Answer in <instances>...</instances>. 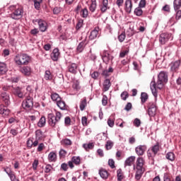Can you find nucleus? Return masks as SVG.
Wrapping results in <instances>:
<instances>
[{
	"instance_id": "nucleus-1",
	"label": "nucleus",
	"mask_w": 181,
	"mask_h": 181,
	"mask_svg": "<svg viewBox=\"0 0 181 181\" xmlns=\"http://www.w3.org/2000/svg\"><path fill=\"white\" fill-rule=\"evenodd\" d=\"M168 83V73L165 71H160L158 76V81H152L150 83V88L153 95L156 98L158 97V90H162L165 84Z\"/></svg>"
},
{
	"instance_id": "nucleus-2",
	"label": "nucleus",
	"mask_w": 181,
	"mask_h": 181,
	"mask_svg": "<svg viewBox=\"0 0 181 181\" xmlns=\"http://www.w3.org/2000/svg\"><path fill=\"white\" fill-rule=\"evenodd\" d=\"M144 165H145V158L143 157H139L136 160V165H134V169L136 170L135 179L136 180H140L141 177L144 175V172H145V168H144Z\"/></svg>"
},
{
	"instance_id": "nucleus-3",
	"label": "nucleus",
	"mask_w": 181,
	"mask_h": 181,
	"mask_svg": "<svg viewBox=\"0 0 181 181\" xmlns=\"http://www.w3.org/2000/svg\"><path fill=\"white\" fill-rule=\"evenodd\" d=\"M9 9L12 12L9 14L11 19L19 21V19L23 18V8L22 7H18L16 5H11L9 6Z\"/></svg>"
},
{
	"instance_id": "nucleus-4",
	"label": "nucleus",
	"mask_w": 181,
	"mask_h": 181,
	"mask_svg": "<svg viewBox=\"0 0 181 181\" xmlns=\"http://www.w3.org/2000/svg\"><path fill=\"white\" fill-rule=\"evenodd\" d=\"M14 62L18 66H28L30 62V56L26 54H17L14 58Z\"/></svg>"
},
{
	"instance_id": "nucleus-5",
	"label": "nucleus",
	"mask_w": 181,
	"mask_h": 181,
	"mask_svg": "<svg viewBox=\"0 0 181 181\" xmlns=\"http://www.w3.org/2000/svg\"><path fill=\"white\" fill-rule=\"evenodd\" d=\"M48 124L50 127H56L57 122L62 119V113L60 112H56L55 116L52 113L48 114Z\"/></svg>"
},
{
	"instance_id": "nucleus-6",
	"label": "nucleus",
	"mask_w": 181,
	"mask_h": 181,
	"mask_svg": "<svg viewBox=\"0 0 181 181\" xmlns=\"http://www.w3.org/2000/svg\"><path fill=\"white\" fill-rule=\"evenodd\" d=\"M160 148H159V144L156 143L154 146H151L148 151H147V156L148 159L153 160V158L156 156L158 154V152H159Z\"/></svg>"
},
{
	"instance_id": "nucleus-7",
	"label": "nucleus",
	"mask_w": 181,
	"mask_h": 181,
	"mask_svg": "<svg viewBox=\"0 0 181 181\" xmlns=\"http://www.w3.org/2000/svg\"><path fill=\"white\" fill-rule=\"evenodd\" d=\"M22 107L25 111H30L33 108V98L32 96L28 95L25 100L23 101Z\"/></svg>"
},
{
	"instance_id": "nucleus-8",
	"label": "nucleus",
	"mask_w": 181,
	"mask_h": 181,
	"mask_svg": "<svg viewBox=\"0 0 181 181\" xmlns=\"http://www.w3.org/2000/svg\"><path fill=\"white\" fill-rule=\"evenodd\" d=\"M100 55L102 60L105 63V64H108L110 62H112L114 59V57L110 54V52L107 50H104Z\"/></svg>"
},
{
	"instance_id": "nucleus-9",
	"label": "nucleus",
	"mask_w": 181,
	"mask_h": 181,
	"mask_svg": "<svg viewBox=\"0 0 181 181\" xmlns=\"http://www.w3.org/2000/svg\"><path fill=\"white\" fill-rule=\"evenodd\" d=\"M148 115H149V117H155V115H156V104H155V103H148Z\"/></svg>"
},
{
	"instance_id": "nucleus-10",
	"label": "nucleus",
	"mask_w": 181,
	"mask_h": 181,
	"mask_svg": "<svg viewBox=\"0 0 181 181\" xmlns=\"http://www.w3.org/2000/svg\"><path fill=\"white\" fill-rule=\"evenodd\" d=\"M1 100L4 103L6 107L11 105V97L6 92H2L0 95Z\"/></svg>"
},
{
	"instance_id": "nucleus-11",
	"label": "nucleus",
	"mask_w": 181,
	"mask_h": 181,
	"mask_svg": "<svg viewBox=\"0 0 181 181\" xmlns=\"http://www.w3.org/2000/svg\"><path fill=\"white\" fill-rule=\"evenodd\" d=\"M146 145H139L135 148V152L138 156H143L146 152Z\"/></svg>"
},
{
	"instance_id": "nucleus-12",
	"label": "nucleus",
	"mask_w": 181,
	"mask_h": 181,
	"mask_svg": "<svg viewBox=\"0 0 181 181\" xmlns=\"http://www.w3.org/2000/svg\"><path fill=\"white\" fill-rule=\"evenodd\" d=\"M11 93L14 95L18 97V98H25V95H23V93H22V89L19 86L16 88L13 86V88L11 89Z\"/></svg>"
},
{
	"instance_id": "nucleus-13",
	"label": "nucleus",
	"mask_w": 181,
	"mask_h": 181,
	"mask_svg": "<svg viewBox=\"0 0 181 181\" xmlns=\"http://www.w3.org/2000/svg\"><path fill=\"white\" fill-rule=\"evenodd\" d=\"M180 64H181L180 60L172 62L170 64V67L171 71H173V73H176V71H177V70H179V68L180 67Z\"/></svg>"
},
{
	"instance_id": "nucleus-14",
	"label": "nucleus",
	"mask_w": 181,
	"mask_h": 181,
	"mask_svg": "<svg viewBox=\"0 0 181 181\" xmlns=\"http://www.w3.org/2000/svg\"><path fill=\"white\" fill-rule=\"evenodd\" d=\"M170 39V35L168 33H161L159 36V42L161 45H165L167 42H169Z\"/></svg>"
},
{
	"instance_id": "nucleus-15",
	"label": "nucleus",
	"mask_w": 181,
	"mask_h": 181,
	"mask_svg": "<svg viewBox=\"0 0 181 181\" xmlns=\"http://www.w3.org/2000/svg\"><path fill=\"white\" fill-rule=\"evenodd\" d=\"M100 32V28L99 27H95L91 32L89 35V39L90 40H94V39H97L98 37Z\"/></svg>"
},
{
	"instance_id": "nucleus-16",
	"label": "nucleus",
	"mask_w": 181,
	"mask_h": 181,
	"mask_svg": "<svg viewBox=\"0 0 181 181\" xmlns=\"http://www.w3.org/2000/svg\"><path fill=\"white\" fill-rule=\"evenodd\" d=\"M20 71L23 74V76L29 77V76L32 74V68L30 66H23L20 68Z\"/></svg>"
},
{
	"instance_id": "nucleus-17",
	"label": "nucleus",
	"mask_w": 181,
	"mask_h": 181,
	"mask_svg": "<svg viewBox=\"0 0 181 181\" xmlns=\"http://www.w3.org/2000/svg\"><path fill=\"white\" fill-rule=\"evenodd\" d=\"M99 8L102 13H105L107 10L110 8L108 6V0H103L102 4L99 6Z\"/></svg>"
},
{
	"instance_id": "nucleus-18",
	"label": "nucleus",
	"mask_w": 181,
	"mask_h": 181,
	"mask_svg": "<svg viewBox=\"0 0 181 181\" xmlns=\"http://www.w3.org/2000/svg\"><path fill=\"white\" fill-rule=\"evenodd\" d=\"M124 11H126L127 13L132 12V0H125Z\"/></svg>"
},
{
	"instance_id": "nucleus-19",
	"label": "nucleus",
	"mask_w": 181,
	"mask_h": 181,
	"mask_svg": "<svg viewBox=\"0 0 181 181\" xmlns=\"http://www.w3.org/2000/svg\"><path fill=\"white\" fill-rule=\"evenodd\" d=\"M0 114L4 115V117H8L9 114H11V110L8 109L6 105H0Z\"/></svg>"
},
{
	"instance_id": "nucleus-20",
	"label": "nucleus",
	"mask_w": 181,
	"mask_h": 181,
	"mask_svg": "<svg viewBox=\"0 0 181 181\" xmlns=\"http://www.w3.org/2000/svg\"><path fill=\"white\" fill-rule=\"evenodd\" d=\"M51 59L53 62H57L59 60V57L60 56V52L57 48L53 49L52 53H51Z\"/></svg>"
},
{
	"instance_id": "nucleus-21",
	"label": "nucleus",
	"mask_w": 181,
	"mask_h": 181,
	"mask_svg": "<svg viewBox=\"0 0 181 181\" xmlns=\"http://www.w3.org/2000/svg\"><path fill=\"white\" fill-rule=\"evenodd\" d=\"M78 66L76 63H72L68 66V70L71 74H77V68Z\"/></svg>"
},
{
	"instance_id": "nucleus-22",
	"label": "nucleus",
	"mask_w": 181,
	"mask_h": 181,
	"mask_svg": "<svg viewBox=\"0 0 181 181\" xmlns=\"http://www.w3.org/2000/svg\"><path fill=\"white\" fill-rule=\"evenodd\" d=\"M38 26L41 32H46L47 30V23L43 20L38 21Z\"/></svg>"
},
{
	"instance_id": "nucleus-23",
	"label": "nucleus",
	"mask_w": 181,
	"mask_h": 181,
	"mask_svg": "<svg viewBox=\"0 0 181 181\" xmlns=\"http://www.w3.org/2000/svg\"><path fill=\"white\" fill-rule=\"evenodd\" d=\"M134 160L135 156H132L128 157L124 162V168H127V166H132V163H134Z\"/></svg>"
},
{
	"instance_id": "nucleus-24",
	"label": "nucleus",
	"mask_w": 181,
	"mask_h": 181,
	"mask_svg": "<svg viewBox=\"0 0 181 181\" xmlns=\"http://www.w3.org/2000/svg\"><path fill=\"white\" fill-rule=\"evenodd\" d=\"M8 71V66L5 62H0V74L4 75L6 74Z\"/></svg>"
},
{
	"instance_id": "nucleus-25",
	"label": "nucleus",
	"mask_w": 181,
	"mask_h": 181,
	"mask_svg": "<svg viewBox=\"0 0 181 181\" xmlns=\"http://www.w3.org/2000/svg\"><path fill=\"white\" fill-rule=\"evenodd\" d=\"M49 162H56L57 160V154L54 151H52L48 155Z\"/></svg>"
},
{
	"instance_id": "nucleus-26",
	"label": "nucleus",
	"mask_w": 181,
	"mask_h": 181,
	"mask_svg": "<svg viewBox=\"0 0 181 181\" xmlns=\"http://www.w3.org/2000/svg\"><path fill=\"white\" fill-rule=\"evenodd\" d=\"M99 175L102 179H108V171L104 168L99 170Z\"/></svg>"
},
{
	"instance_id": "nucleus-27",
	"label": "nucleus",
	"mask_w": 181,
	"mask_h": 181,
	"mask_svg": "<svg viewBox=\"0 0 181 181\" xmlns=\"http://www.w3.org/2000/svg\"><path fill=\"white\" fill-rule=\"evenodd\" d=\"M111 87V81L105 79L103 82V91H108Z\"/></svg>"
},
{
	"instance_id": "nucleus-28",
	"label": "nucleus",
	"mask_w": 181,
	"mask_h": 181,
	"mask_svg": "<svg viewBox=\"0 0 181 181\" xmlns=\"http://www.w3.org/2000/svg\"><path fill=\"white\" fill-rule=\"evenodd\" d=\"M86 107H87V99L85 98L83 100H81L79 108L81 111H84V110H86Z\"/></svg>"
},
{
	"instance_id": "nucleus-29",
	"label": "nucleus",
	"mask_w": 181,
	"mask_h": 181,
	"mask_svg": "<svg viewBox=\"0 0 181 181\" xmlns=\"http://www.w3.org/2000/svg\"><path fill=\"white\" fill-rule=\"evenodd\" d=\"M45 125H46V117L42 116L37 122V127H39L40 128H43Z\"/></svg>"
},
{
	"instance_id": "nucleus-30",
	"label": "nucleus",
	"mask_w": 181,
	"mask_h": 181,
	"mask_svg": "<svg viewBox=\"0 0 181 181\" xmlns=\"http://www.w3.org/2000/svg\"><path fill=\"white\" fill-rule=\"evenodd\" d=\"M173 8L174 11H178L181 8V0H174Z\"/></svg>"
},
{
	"instance_id": "nucleus-31",
	"label": "nucleus",
	"mask_w": 181,
	"mask_h": 181,
	"mask_svg": "<svg viewBox=\"0 0 181 181\" xmlns=\"http://www.w3.org/2000/svg\"><path fill=\"white\" fill-rule=\"evenodd\" d=\"M57 105L59 107V108H60V110H66V103L62 100V99L57 102Z\"/></svg>"
},
{
	"instance_id": "nucleus-32",
	"label": "nucleus",
	"mask_w": 181,
	"mask_h": 181,
	"mask_svg": "<svg viewBox=\"0 0 181 181\" xmlns=\"http://www.w3.org/2000/svg\"><path fill=\"white\" fill-rule=\"evenodd\" d=\"M61 144L65 146H71V145H73V141H71L69 139H64L61 141Z\"/></svg>"
},
{
	"instance_id": "nucleus-33",
	"label": "nucleus",
	"mask_w": 181,
	"mask_h": 181,
	"mask_svg": "<svg viewBox=\"0 0 181 181\" xmlns=\"http://www.w3.org/2000/svg\"><path fill=\"white\" fill-rule=\"evenodd\" d=\"M85 47H86V42L84 41H82L81 42H80L76 48L78 53H81V52L84 50Z\"/></svg>"
},
{
	"instance_id": "nucleus-34",
	"label": "nucleus",
	"mask_w": 181,
	"mask_h": 181,
	"mask_svg": "<svg viewBox=\"0 0 181 181\" xmlns=\"http://www.w3.org/2000/svg\"><path fill=\"white\" fill-rule=\"evenodd\" d=\"M90 12H95L97 9V1L95 0H92V3L89 7Z\"/></svg>"
},
{
	"instance_id": "nucleus-35",
	"label": "nucleus",
	"mask_w": 181,
	"mask_h": 181,
	"mask_svg": "<svg viewBox=\"0 0 181 181\" xmlns=\"http://www.w3.org/2000/svg\"><path fill=\"white\" fill-rule=\"evenodd\" d=\"M166 159L173 162L175 160V153L173 152H168L165 156Z\"/></svg>"
},
{
	"instance_id": "nucleus-36",
	"label": "nucleus",
	"mask_w": 181,
	"mask_h": 181,
	"mask_svg": "<svg viewBox=\"0 0 181 181\" xmlns=\"http://www.w3.org/2000/svg\"><path fill=\"white\" fill-rule=\"evenodd\" d=\"M45 80H52L53 75L52 74V72H50V71H45Z\"/></svg>"
},
{
	"instance_id": "nucleus-37",
	"label": "nucleus",
	"mask_w": 181,
	"mask_h": 181,
	"mask_svg": "<svg viewBox=\"0 0 181 181\" xmlns=\"http://www.w3.org/2000/svg\"><path fill=\"white\" fill-rule=\"evenodd\" d=\"M141 100L143 104L144 103H146V101L148 100V93L142 92L141 94Z\"/></svg>"
},
{
	"instance_id": "nucleus-38",
	"label": "nucleus",
	"mask_w": 181,
	"mask_h": 181,
	"mask_svg": "<svg viewBox=\"0 0 181 181\" xmlns=\"http://www.w3.org/2000/svg\"><path fill=\"white\" fill-rule=\"evenodd\" d=\"M142 13H144V11L141 7H137L134 9V14L136 16H142Z\"/></svg>"
},
{
	"instance_id": "nucleus-39",
	"label": "nucleus",
	"mask_w": 181,
	"mask_h": 181,
	"mask_svg": "<svg viewBox=\"0 0 181 181\" xmlns=\"http://www.w3.org/2000/svg\"><path fill=\"white\" fill-rule=\"evenodd\" d=\"M112 146H114V142H112V141L109 140L106 142L105 148L107 151H110V149H112Z\"/></svg>"
},
{
	"instance_id": "nucleus-40",
	"label": "nucleus",
	"mask_w": 181,
	"mask_h": 181,
	"mask_svg": "<svg viewBox=\"0 0 181 181\" xmlns=\"http://www.w3.org/2000/svg\"><path fill=\"white\" fill-rule=\"evenodd\" d=\"M83 148H84L86 151H88V149H93L94 148V144L93 143L84 144H83Z\"/></svg>"
},
{
	"instance_id": "nucleus-41",
	"label": "nucleus",
	"mask_w": 181,
	"mask_h": 181,
	"mask_svg": "<svg viewBox=\"0 0 181 181\" xmlns=\"http://www.w3.org/2000/svg\"><path fill=\"white\" fill-rule=\"evenodd\" d=\"M51 98L53 101H57V103L62 99V98L59 96V94L57 93H52L51 95Z\"/></svg>"
},
{
	"instance_id": "nucleus-42",
	"label": "nucleus",
	"mask_w": 181,
	"mask_h": 181,
	"mask_svg": "<svg viewBox=\"0 0 181 181\" xmlns=\"http://www.w3.org/2000/svg\"><path fill=\"white\" fill-rule=\"evenodd\" d=\"M71 160L75 165H80V162L81 160L80 159L79 156H74L72 157Z\"/></svg>"
},
{
	"instance_id": "nucleus-43",
	"label": "nucleus",
	"mask_w": 181,
	"mask_h": 181,
	"mask_svg": "<svg viewBox=\"0 0 181 181\" xmlns=\"http://www.w3.org/2000/svg\"><path fill=\"white\" fill-rule=\"evenodd\" d=\"M12 88H13V86H11V85H4V86H2V90H3V91H4V93H5V91H9V90H10L11 91H12Z\"/></svg>"
},
{
	"instance_id": "nucleus-44",
	"label": "nucleus",
	"mask_w": 181,
	"mask_h": 181,
	"mask_svg": "<svg viewBox=\"0 0 181 181\" xmlns=\"http://www.w3.org/2000/svg\"><path fill=\"white\" fill-rule=\"evenodd\" d=\"M125 37H127V35H125V33H122L119 36H118V40L121 43L125 40Z\"/></svg>"
},
{
	"instance_id": "nucleus-45",
	"label": "nucleus",
	"mask_w": 181,
	"mask_h": 181,
	"mask_svg": "<svg viewBox=\"0 0 181 181\" xmlns=\"http://www.w3.org/2000/svg\"><path fill=\"white\" fill-rule=\"evenodd\" d=\"M117 180L118 181L122 180V179L124 178L122 177V170L118 169L117 171Z\"/></svg>"
},
{
	"instance_id": "nucleus-46",
	"label": "nucleus",
	"mask_w": 181,
	"mask_h": 181,
	"mask_svg": "<svg viewBox=\"0 0 181 181\" xmlns=\"http://www.w3.org/2000/svg\"><path fill=\"white\" fill-rule=\"evenodd\" d=\"M59 154L60 158H66V155H67V151H66V150L64 149H61L59 152Z\"/></svg>"
},
{
	"instance_id": "nucleus-47",
	"label": "nucleus",
	"mask_w": 181,
	"mask_h": 181,
	"mask_svg": "<svg viewBox=\"0 0 181 181\" xmlns=\"http://www.w3.org/2000/svg\"><path fill=\"white\" fill-rule=\"evenodd\" d=\"M81 15L82 18H87V16H88V10L83 8L81 12Z\"/></svg>"
},
{
	"instance_id": "nucleus-48",
	"label": "nucleus",
	"mask_w": 181,
	"mask_h": 181,
	"mask_svg": "<svg viewBox=\"0 0 181 181\" xmlns=\"http://www.w3.org/2000/svg\"><path fill=\"white\" fill-rule=\"evenodd\" d=\"M6 174L10 177L11 180H13V179L16 177L13 172L11 170H9V172H6Z\"/></svg>"
},
{
	"instance_id": "nucleus-49",
	"label": "nucleus",
	"mask_w": 181,
	"mask_h": 181,
	"mask_svg": "<svg viewBox=\"0 0 181 181\" xmlns=\"http://www.w3.org/2000/svg\"><path fill=\"white\" fill-rule=\"evenodd\" d=\"M83 20H79L76 25V30H80L81 29V27L83 26Z\"/></svg>"
},
{
	"instance_id": "nucleus-50",
	"label": "nucleus",
	"mask_w": 181,
	"mask_h": 181,
	"mask_svg": "<svg viewBox=\"0 0 181 181\" xmlns=\"http://www.w3.org/2000/svg\"><path fill=\"white\" fill-rule=\"evenodd\" d=\"M128 97H129L128 92L124 91L123 93H121V98L124 101H125V100H127V98H128Z\"/></svg>"
},
{
	"instance_id": "nucleus-51",
	"label": "nucleus",
	"mask_w": 181,
	"mask_h": 181,
	"mask_svg": "<svg viewBox=\"0 0 181 181\" xmlns=\"http://www.w3.org/2000/svg\"><path fill=\"white\" fill-rule=\"evenodd\" d=\"M52 169H53V167H52V165L47 164L45 168V173H50V172L52 171Z\"/></svg>"
},
{
	"instance_id": "nucleus-52",
	"label": "nucleus",
	"mask_w": 181,
	"mask_h": 181,
	"mask_svg": "<svg viewBox=\"0 0 181 181\" xmlns=\"http://www.w3.org/2000/svg\"><path fill=\"white\" fill-rule=\"evenodd\" d=\"M64 124L66 127H69L71 124V119L69 117H66L64 119Z\"/></svg>"
},
{
	"instance_id": "nucleus-53",
	"label": "nucleus",
	"mask_w": 181,
	"mask_h": 181,
	"mask_svg": "<svg viewBox=\"0 0 181 181\" xmlns=\"http://www.w3.org/2000/svg\"><path fill=\"white\" fill-rule=\"evenodd\" d=\"M108 165L111 168V169H114L115 168V161L113 159H109Z\"/></svg>"
},
{
	"instance_id": "nucleus-54",
	"label": "nucleus",
	"mask_w": 181,
	"mask_h": 181,
	"mask_svg": "<svg viewBox=\"0 0 181 181\" xmlns=\"http://www.w3.org/2000/svg\"><path fill=\"white\" fill-rule=\"evenodd\" d=\"M61 169H62V170H64V172H67V170L69 169V165L66 163H63L61 165Z\"/></svg>"
},
{
	"instance_id": "nucleus-55",
	"label": "nucleus",
	"mask_w": 181,
	"mask_h": 181,
	"mask_svg": "<svg viewBox=\"0 0 181 181\" xmlns=\"http://www.w3.org/2000/svg\"><path fill=\"white\" fill-rule=\"evenodd\" d=\"M102 104L103 105L105 106L108 104V98L107 97V95H104L103 96V99H102Z\"/></svg>"
},
{
	"instance_id": "nucleus-56",
	"label": "nucleus",
	"mask_w": 181,
	"mask_h": 181,
	"mask_svg": "<svg viewBox=\"0 0 181 181\" xmlns=\"http://www.w3.org/2000/svg\"><path fill=\"white\" fill-rule=\"evenodd\" d=\"M134 126L139 128V127H141V120L138 118H136L134 121Z\"/></svg>"
},
{
	"instance_id": "nucleus-57",
	"label": "nucleus",
	"mask_w": 181,
	"mask_h": 181,
	"mask_svg": "<svg viewBox=\"0 0 181 181\" xmlns=\"http://www.w3.org/2000/svg\"><path fill=\"white\" fill-rule=\"evenodd\" d=\"M72 87L74 90H80V83L78 81H75L72 85Z\"/></svg>"
},
{
	"instance_id": "nucleus-58",
	"label": "nucleus",
	"mask_w": 181,
	"mask_h": 181,
	"mask_svg": "<svg viewBox=\"0 0 181 181\" xmlns=\"http://www.w3.org/2000/svg\"><path fill=\"white\" fill-rule=\"evenodd\" d=\"M175 14V19L176 21H179L181 18V10H177Z\"/></svg>"
},
{
	"instance_id": "nucleus-59",
	"label": "nucleus",
	"mask_w": 181,
	"mask_h": 181,
	"mask_svg": "<svg viewBox=\"0 0 181 181\" xmlns=\"http://www.w3.org/2000/svg\"><path fill=\"white\" fill-rule=\"evenodd\" d=\"M81 122L83 127H87L88 125V123H87V117H82Z\"/></svg>"
},
{
	"instance_id": "nucleus-60",
	"label": "nucleus",
	"mask_w": 181,
	"mask_h": 181,
	"mask_svg": "<svg viewBox=\"0 0 181 181\" xmlns=\"http://www.w3.org/2000/svg\"><path fill=\"white\" fill-rule=\"evenodd\" d=\"M27 146L28 148H33V140L32 139H29L27 141Z\"/></svg>"
},
{
	"instance_id": "nucleus-61",
	"label": "nucleus",
	"mask_w": 181,
	"mask_h": 181,
	"mask_svg": "<svg viewBox=\"0 0 181 181\" xmlns=\"http://www.w3.org/2000/svg\"><path fill=\"white\" fill-rule=\"evenodd\" d=\"M114 119H112L111 118H109L107 119V125L110 127V128H112L114 127Z\"/></svg>"
},
{
	"instance_id": "nucleus-62",
	"label": "nucleus",
	"mask_w": 181,
	"mask_h": 181,
	"mask_svg": "<svg viewBox=\"0 0 181 181\" xmlns=\"http://www.w3.org/2000/svg\"><path fill=\"white\" fill-rule=\"evenodd\" d=\"M163 180L164 181H170V175L167 173H164L163 175Z\"/></svg>"
},
{
	"instance_id": "nucleus-63",
	"label": "nucleus",
	"mask_w": 181,
	"mask_h": 181,
	"mask_svg": "<svg viewBox=\"0 0 181 181\" xmlns=\"http://www.w3.org/2000/svg\"><path fill=\"white\" fill-rule=\"evenodd\" d=\"M35 136L37 139H40L41 136H42V131L40 130H37L35 132Z\"/></svg>"
},
{
	"instance_id": "nucleus-64",
	"label": "nucleus",
	"mask_w": 181,
	"mask_h": 181,
	"mask_svg": "<svg viewBox=\"0 0 181 181\" xmlns=\"http://www.w3.org/2000/svg\"><path fill=\"white\" fill-rule=\"evenodd\" d=\"M128 53H129V49H127L125 51H123V52L119 53V57L122 58L124 56H127V54H128Z\"/></svg>"
}]
</instances>
